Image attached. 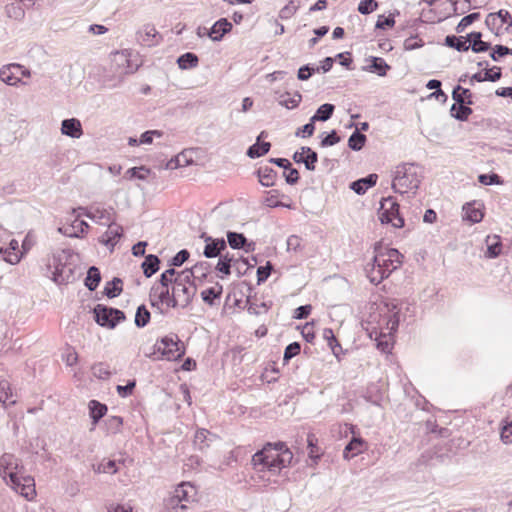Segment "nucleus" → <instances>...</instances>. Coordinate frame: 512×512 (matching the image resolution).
I'll return each instance as SVG.
<instances>
[{"label": "nucleus", "mask_w": 512, "mask_h": 512, "mask_svg": "<svg viewBox=\"0 0 512 512\" xmlns=\"http://www.w3.org/2000/svg\"><path fill=\"white\" fill-rule=\"evenodd\" d=\"M364 399L375 406H379L382 401V395L378 387L376 385H372L367 389Z\"/></svg>", "instance_id": "nucleus-54"}, {"label": "nucleus", "mask_w": 512, "mask_h": 512, "mask_svg": "<svg viewBox=\"0 0 512 512\" xmlns=\"http://www.w3.org/2000/svg\"><path fill=\"white\" fill-rule=\"evenodd\" d=\"M402 264V258H370L365 267L366 276L372 284L378 285Z\"/></svg>", "instance_id": "nucleus-4"}, {"label": "nucleus", "mask_w": 512, "mask_h": 512, "mask_svg": "<svg viewBox=\"0 0 512 512\" xmlns=\"http://www.w3.org/2000/svg\"><path fill=\"white\" fill-rule=\"evenodd\" d=\"M92 373L96 378L100 380L109 379L112 375L111 371L109 370V366L103 362L94 364L92 366Z\"/></svg>", "instance_id": "nucleus-51"}, {"label": "nucleus", "mask_w": 512, "mask_h": 512, "mask_svg": "<svg viewBox=\"0 0 512 512\" xmlns=\"http://www.w3.org/2000/svg\"><path fill=\"white\" fill-rule=\"evenodd\" d=\"M301 352V344L297 341L288 344L284 349L283 354V362L284 364L289 363V361L297 356Z\"/></svg>", "instance_id": "nucleus-53"}, {"label": "nucleus", "mask_w": 512, "mask_h": 512, "mask_svg": "<svg viewBox=\"0 0 512 512\" xmlns=\"http://www.w3.org/2000/svg\"><path fill=\"white\" fill-rule=\"evenodd\" d=\"M150 173V169L141 166V167H133L126 171V177L129 179L137 178L140 180L146 179L147 175Z\"/></svg>", "instance_id": "nucleus-59"}, {"label": "nucleus", "mask_w": 512, "mask_h": 512, "mask_svg": "<svg viewBox=\"0 0 512 512\" xmlns=\"http://www.w3.org/2000/svg\"><path fill=\"white\" fill-rule=\"evenodd\" d=\"M306 442L308 457L313 462V464L316 465L323 455V451L318 446V438L313 433H308Z\"/></svg>", "instance_id": "nucleus-27"}, {"label": "nucleus", "mask_w": 512, "mask_h": 512, "mask_svg": "<svg viewBox=\"0 0 512 512\" xmlns=\"http://www.w3.org/2000/svg\"><path fill=\"white\" fill-rule=\"evenodd\" d=\"M5 12L9 18L19 20L24 17V10L21 8L20 5L15 4V3L6 5Z\"/></svg>", "instance_id": "nucleus-60"}, {"label": "nucleus", "mask_w": 512, "mask_h": 512, "mask_svg": "<svg viewBox=\"0 0 512 512\" xmlns=\"http://www.w3.org/2000/svg\"><path fill=\"white\" fill-rule=\"evenodd\" d=\"M281 98L282 99L279 101L280 105L285 106L288 109H293L300 104L302 95L296 92L293 96H290V94L287 93L286 95H282Z\"/></svg>", "instance_id": "nucleus-52"}, {"label": "nucleus", "mask_w": 512, "mask_h": 512, "mask_svg": "<svg viewBox=\"0 0 512 512\" xmlns=\"http://www.w3.org/2000/svg\"><path fill=\"white\" fill-rule=\"evenodd\" d=\"M190 163H192V159L188 158L185 152H181L166 163V169L174 170L179 167L187 166Z\"/></svg>", "instance_id": "nucleus-50"}, {"label": "nucleus", "mask_w": 512, "mask_h": 512, "mask_svg": "<svg viewBox=\"0 0 512 512\" xmlns=\"http://www.w3.org/2000/svg\"><path fill=\"white\" fill-rule=\"evenodd\" d=\"M341 141L340 136L338 135L336 130H332L331 132L327 133L321 140L320 146L321 147H329L333 146Z\"/></svg>", "instance_id": "nucleus-63"}, {"label": "nucleus", "mask_w": 512, "mask_h": 512, "mask_svg": "<svg viewBox=\"0 0 512 512\" xmlns=\"http://www.w3.org/2000/svg\"><path fill=\"white\" fill-rule=\"evenodd\" d=\"M421 183V168L414 163H402L396 166L392 188L395 192L406 193L416 191Z\"/></svg>", "instance_id": "nucleus-2"}, {"label": "nucleus", "mask_w": 512, "mask_h": 512, "mask_svg": "<svg viewBox=\"0 0 512 512\" xmlns=\"http://www.w3.org/2000/svg\"><path fill=\"white\" fill-rule=\"evenodd\" d=\"M472 112L469 105L458 104L457 102H455L450 109L451 116L459 121H466Z\"/></svg>", "instance_id": "nucleus-43"}, {"label": "nucleus", "mask_w": 512, "mask_h": 512, "mask_svg": "<svg viewBox=\"0 0 512 512\" xmlns=\"http://www.w3.org/2000/svg\"><path fill=\"white\" fill-rule=\"evenodd\" d=\"M466 38L470 42V48L474 53L486 52L490 49V43L482 41L481 32H471Z\"/></svg>", "instance_id": "nucleus-30"}, {"label": "nucleus", "mask_w": 512, "mask_h": 512, "mask_svg": "<svg viewBox=\"0 0 512 512\" xmlns=\"http://www.w3.org/2000/svg\"><path fill=\"white\" fill-rule=\"evenodd\" d=\"M211 265L206 262H198L195 265H193L191 268H186L180 273L184 275V280L189 279L190 281L198 280L202 282L204 279L207 278V276L210 274ZM183 280V277H182Z\"/></svg>", "instance_id": "nucleus-13"}, {"label": "nucleus", "mask_w": 512, "mask_h": 512, "mask_svg": "<svg viewBox=\"0 0 512 512\" xmlns=\"http://www.w3.org/2000/svg\"><path fill=\"white\" fill-rule=\"evenodd\" d=\"M293 453L285 442H266L251 458L252 468L256 472L279 474L282 469L291 465Z\"/></svg>", "instance_id": "nucleus-1"}, {"label": "nucleus", "mask_w": 512, "mask_h": 512, "mask_svg": "<svg viewBox=\"0 0 512 512\" xmlns=\"http://www.w3.org/2000/svg\"><path fill=\"white\" fill-rule=\"evenodd\" d=\"M61 133L71 138H80L83 135L80 120L77 118L64 119L61 123Z\"/></svg>", "instance_id": "nucleus-21"}, {"label": "nucleus", "mask_w": 512, "mask_h": 512, "mask_svg": "<svg viewBox=\"0 0 512 512\" xmlns=\"http://www.w3.org/2000/svg\"><path fill=\"white\" fill-rule=\"evenodd\" d=\"M205 242L203 256H222V252L227 248L224 238H213L206 233L200 236Z\"/></svg>", "instance_id": "nucleus-12"}, {"label": "nucleus", "mask_w": 512, "mask_h": 512, "mask_svg": "<svg viewBox=\"0 0 512 512\" xmlns=\"http://www.w3.org/2000/svg\"><path fill=\"white\" fill-rule=\"evenodd\" d=\"M164 507L168 512H185L188 508L187 504L180 502L173 493L164 500Z\"/></svg>", "instance_id": "nucleus-46"}, {"label": "nucleus", "mask_w": 512, "mask_h": 512, "mask_svg": "<svg viewBox=\"0 0 512 512\" xmlns=\"http://www.w3.org/2000/svg\"><path fill=\"white\" fill-rule=\"evenodd\" d=\"M366 448L367 443L363 438L353 436L344 448L343 457L350 460L362 453Z\"/></svg>", "instance_id": "nucleus-20"}, {"label": "nucleus", "mask_w": 512, "mask_h": 512, "mask_svg": "<svg viewBox=\"0 0 512 512\" xmlns=\"http://www.w3.org/2000/svg\"><path fill=\"white\" fill-rule=\"evenodd\" d=\"M108 228L106 232L101 236L100 242L106 246L114 247L117 243V240L121 238L123 234V229L120 225L116 224L115 221L107 224ZM110 252H113V249H110Z\"/></svg>", "instance_id": "nucleus-19"}, {"label": "nucleus", "mask_w": 512, "mask_h": 512, "mask_svg": "<svg viewBox=\"0 0 512 512\" xmlns=\"http://www.w3.org/2000/svg\"><path fill=\"white\" fill-rule=\"evenodd\" d=\"M63 258H48L45 264V275L58 285L68 284L75 280L74 268Z\"/></svg>", "instance_id": "nucleus-5"}, {"label": "nucleus", "mask_w": 512, "mask_h": 512, "mask_svg": "<svg viewBox=\"0 0 512 512\" xmlns=\"http://www.w3.org/2000/svg\"><path fill=\"white\" fill-rule=\"evenodd\" d=\"M226 243L234 250H242L244 253H253L256 249V243L249 241L243 233L227 232Z\"/></svg>", "instance_id": "nucleus-11"}, {"label": "nucleus", "mask_w": 512, "mask_h": 512, "mask_svg": "<svg viewBox=\"0 0 512 512\" xmlns=\"http://www.w3.org/2000/svg\"><path fill=\"white\" fill-rule=\"evenodd\" d=\"M448 458L447 454H439L437 451L427 450L419 457L416 465H428L429 461L444 462Z\"/></svg>", "instance_id": "nucleus-45"}, {"label": "nucleus", "mask_w": 512, "mask_h": 512, "mask_svg": "<svg viewBox=\"0 0 512 512\" xmlns=\"http://www.w3.org/2000/svg\"><path fill=\"white\" fill-rule=\"evenodd\" d=\"M182 277L184 278L182 273H177L174 278V285L171 288H173L175 300L178 302L177 307L186 308L196 294L197 287L195 282L189 279L182 280Z\"/></svg>", "instance_id": "nucleus-8"}, {"label": "nucleus", "mask_w": 512, "mask_h": 512, "mask_svg": "<svg viewBox=\"0 0 512 512\" xmlns=\"http://www.w3.org/2000/svg\"><path fill=\"white\" fill-rule=\"evenodd\" d=\"M378 8L375 0H362L358 5V11L362 15H368Z\"/></svg>", "instance_id": "nucleus-62"}, {"label": "nucleus", "mask_w": 512, "mask_h": 512, "mask_svg": "<svg viewBox=\"0 0 512 512\" xmlns=\"http://www.w3.org/2000/svg\"><path fill=\"white\" fill-rule=\"evenodd\" d=\"M101 282V273L98 267L90 266L84 279V285L89 291H95Z\"/></svg>", "instance_id": "nucleus-31"}, {"label": "nucleus", "mask_w": 512, "mask_h": 512, "mask_svg": "<svg viewBox=\"0 0 512 512\" xmlns=\"http://www.w3.org/2000/svg\"><path fill=\"white\" fill-rule=\"evenodd\" d=\"M160 258H144L141 264L143 274L145 277L150 278L160 269Z\"/></svg>", "instance_id": "nucleus-44"}, {"label": "nucleus", "mask_w": 512, "mask_h": 512, "mask_svg": "<svg viewBox=\"0 0 512 512\" xmlns=\"http://www.w3.org/2000/svg\"><path fill=\"white\" fill-rule=\"evenodd\" d=\"M270 148H271L270 142L256 141V143H254L247 149L246 155L251 159L259 158L261 156L266 155L269 152Z\"/></svg>", "instance_id": "nucleus-35"}, {"label": "nucleus", "mask_w": 512, "mask_h": 512, "mask_svg": "<svg viewBox=\"0 0 512 512\" xmlns=\"http://www.w3.org/2000/svg\"><path fill=\"white\" fill-rule=\"evenodd\" d=\"M186 353L184 343L177 334L171 333L158 339L153 345V353L148 357L154 360L166 359L168 361H178Z\"/></svg>", "instance_id": "nucleus-3"}, {"label": "nucleus", "mask_w": 512, "mask_h": 512, "mask_svg": "<svg viewBox=\"0 0 512 512\" xmlns=\"http://www.w3.org/2000/svg\"><path fill=\"white\" fill-rule=\"evenodd\" d=\"M93 469L96 473H111L115 474L118 472V467L115 460H108L106 462H102L97 466H93Z\"/></svg>", "instance_id": "nucleus-55"}, {"label": "nucleus", "mask_w": 512, "mask_h": 512, "mask_svg": "<svg viewBox=\"0 0 512 512\" xmlns=\"http://www.w3.org/2000/svg\"><path fill=\"white\" fill-rule=\"evenodd\" d=\"M378 179L377 174H369L368 176L353 181L350 188L358 195L364 194L369 188L376 185Z\"/></svg>", "instance_id": "nucleus-25"}, {"label": "nucleus", "mask_w": 512, "mask_h": 512, "mask_svg": "<svg viewBox=\"0 0 512 512\" xmlns=\"http://www.w3.org/2000/svg\"><path fill=\"white\" fill-rule=\"evenodd\" d=\"M20 69L21 65L16 63L2 66L0 68V80L7 85L17 86L21 83V77L19 76Z\"/></svg>", "instance_id": "nucleus-16"}, {"label": "nucleus", "mask_w": 512, "mask_h": 512, "mask_svg": "<svg viewBox=\"0 0 512 512\" xmlns=\"http://www.w3.org/2000/svg\"><path fill=\"white\" fill-rule=\"evenodd\" d=\"M22 479L24 483L21 482V479L17 475V472L9 473V480L11 482L12 488L16 492H19L25 498L30 499L31 495L36 494L34 479L31 476H25Z\"/></svg>", "instance_id": "nucleus-10"}, {"label": "nucleus", "mask_w": 512, "mask_h": 512, "mask_svg": "<svg viewBox=\"0 0 512 512\" xmlns=\"http://www.w3.org/2000/svg\"><path fill=\"white\" fill-rule=\"evenodd\" d=\"M173 494L179 498L180 502L188 504L194 501L196 496V488L189 482H182L176 486Z\"/></svg>", "instance_id": "nucleus-22"}, {"label": "nucleus", "mask_w": 512, "mask_h": 512, "mask_svg": "<svg viewBox=\"0 0 512 512\" xmlns=\"http://www.w3.org/2000/svg\"><path fill=\"white\" fill-rule=\"evenodd\" d=\"M123 291V281L119 277H114L108 281L103 289V294L108 298L118 297Z\"/></svg>", "instance_id": "nucleus-32"}, {"label": "nucleus", "mask_w": 512, "mask_h": 512, "mask_svg": "<svg viewBox=\"0 0 512 512\" xmlns=\"http://www.w3.org/2000/svg\"><path fill=\"white\" fill-rule=\"evenodd\" d=\"M366 135L356 129L348 139V147L353 151H360L366 143Z\"/></svg>", "instance_id": "nucleus-47"}, {"label": "nucleus", "mask_w": 512, "mask_h": 512, "mask_svg": "<svg viewBox=\"0 0 512 512\" xmlns=\"http://www.w3.org/2000/svg\"><path fill=\"white\" fill-rule=\"evenodd\" d=\"M487 252L485 256H499L502 252V243L498 235H488L485 239Z\"/></svg>", "instance_id": "nucleus-33"}, {"label": "nucleus", "mask_w": 512, "mask_h": 512, "mask_svg": "<svg viewBox=\"0 0 512 512\" xmlns=\"http://www.w3.org/2000/svg\"><path fill=\"white\" fill-rule=\"evenodd\" d=\"M255 174L257 175L261 185L271 187L275 184L277 172L273 168L269 166H261L256 170Z\"/></svg>", "instance_id": "nucleus-28"}, {"label": "nucleus", "mask_w": 512, "mask_h": 512, "mask_svg": "<svg viewBox=\"0 0 512 512\" xmlns=\"http://www.w3.org/2000/svg\"><path fill=\"white\" fill-rule=\"evenodd\" d=\"M272 270L273 265L269 261L264 266H259L257 268V284L261 285L264 283L271 275Z\"/></svg>", "instance_id": "nucleus-57"}, {"label": "nucleus", "mask_w": 512, "mask_h": 512, "mask_svg": "<svg viewBox=\"0 0 512 512\" xmlns=\"http://www.w3.org/2000/svg\"><path fill=\"white\" fill-rule=\"evenodd\" d=\"M298 329L301 328V335L303 339L308 343H313L315 339V331H314V322H307L303 326H298Z\"/></svg>", "instance_id": "nucleus-58"}, {"label": "nucleus", "mask_w": 512, "mask_h": 512, "mask_svg": "<svg viewBox=\"0 0 512 512\" xmlns=\"http://www.w3.org/2000/svg\"><path fill=\"white\" fill-rule=\"evenodd\" d=\"M501 75V68L495 66L493 69L486 70L484 74L481 72L473 74L470 78V84L473 85L474 82L483 81L496 82L501 78Z\"/></svg>", "instance_id": "nucleus-29"}, {"label": "nucleus", "mask_w": 512, "mask_h": 512, "mask_svg": "<svg viewBox=\"0 0 512 512\" xmlns=\"http://www.w3.org/2000/svg\"><path fill=\"white\" fill-rule=\"evenodd\" d=\"M104 427L109 434H118L121 432L123 418L120 416H109L104 420Z\"/></svg>", "instance_id": "nucleus-48"}, {"label": "nucleus", "mask_w": 512, "mask_h": 512, "mask_svg": "<svg viewBox=\"0 0 512 512\" xmlns=\"http://www.w3.org/2000/svg\"><path fill=\"white\" fill-rule=\"evenodd\" d=\"M92 312L95 322L107 329H114L126 320V315L122 310L104 304L95 305Z\"/></svg>", "instance_id": "nucleus-6"}, {"label": "nucleus", "mask_w": 512, "mask_h": 512, "mask_svg": "<svg viewBox=\"0 0 512 512\" xmlns=\"http://www.w3.org/2000/svg\"><path fill=\"white\" fill-rule=\"evenodd\" d=\"M445 45L459 52H465L470 49L467 44V38L463 36L448 35L445 37Z\"/></svg>", "instance_id": "nucleus-34"}, {"label": "nucleus", "mask_w": 512, "mask_h": 512, "mask_svg": "<svg viewBox=\"0 0 512 512\" xmlns=\"http://www.w3.org/2000/svg\"><path fill=\"white\" fill-rule=\"evenodd\" d=\"M316 72H320V68L306 64L298 69L297 78L301 81H306Z\"/></svg>", "instance_id": "nucleus-61"}, {"label": "nucleus", "mask_w": 512, "mask_h": 512, "mask_svg": "<svg viewBox=\"0 0 512 512\" xmlns=\"http://www.w3.org/2000/svg\"><path fill=\"white\" fill-rule=\"evenodd\" d=\"M211 437H215V435L209 430L201 428L196 431L193 443L199 450H204L209 447Z\"/></svg>", "instance_id": "nucleus-39"}, {"label": "nucleus", "mask_w": 512, "mask_h": 512, "mask_svg": "<svg viewBox=\"0 0 512 512\" xmlns=\"http://www.w3.org/2000/svg\"><path fill=\"white\" fill-rule=\"evenodd\" d=\"M479 18H480V13H478V12H473L469 15L464 16L460 20L458 25L456 26V29H455L456 32L462 33L466 29V27H468L469 25H471L472 23L477 21Z\"/></svg>", "instance_id": "nucleus-56"}, {"label": "nucleus", "mask_w": 512, "mask_h": 512, "mask_svg": "<svg viewBox=\"0 0 512 512\" xmlns=\"http://www.w3.org/2000/svg\"><path fill=\"white\" fill-rule=\"evenodd\" d=\"M371 64L368 70L377 73L379 76H386L387 72L391 69L390 65L381 57H370Z\"/></svg>", "instance_id": "nucleus-40"}, {"label": "nucleus", "mask_w": 512, "mask_h": 512, "mask_svg": "<svg viewBox=\"0 0 512 512\" xmlns=\"http://www.w3.org/2000/svg\"><path fill=\"white\" fill-rule=\"evenodd\" d=\"M463 218L471 223H478L483 218V212L480 207H476L475 203H467L463 206Z\"/></svg>", "instance_id": "nucleus-38"}, {"label": "nucleus", "mask_w": 512, "mask_h": 512, "mask_svg": "<svg viewBox=\"0 0 512 512\" xmlns=\"http://www.w3.org/2000/svg\"><path fill=\"white\" fill-rule=\"evenodd\" d=\"M198 61L199 59L196 54L187 52L178 57L177 64L181 69H190L196 67Z\"/></svg>", "instance_id": "nucleus-49"}, {"label": "nucleus", "mask_w": 512, "mask_h": 512, "mask_svg": "<svg viewBox=\"0 0 512 512\" xmlns=\"http://www.w3.org/2000/svg\"><path fill=\"white\" fill-rule=\"evenodd\" d=\"M239 261L248 267L257 265L260 262L259 258H219L216 270L221 274L220 277L223 279L225 276L230 275L232 263H237Z\"/></svg>", "instance_id": "nucleus-14"}, {"label": "nucleus", "mask_w": 512, "mask_h": 512, "mask_svg": "<svg viewBox=\"0 0 512 512\" xmlns=\"http://www.w3.org/2000/svg\"><path fill=\"white\" fill-rule=\"evenodd\" d=\"M334 110H335V106L333 104H330V103L322 104L321 106L318 107L316 113L311 117V121L312 122H316V121L325 122L332 117Z\"/></svg>", "instance_id": "nucleus-42"}, {"label": "nucleus", "mask_w": 512, "mask_h": 512, "mask_svg": "<svg viewBox=\"0 0 512 512\" xmlns=\"http://www.w3.org/2000/svg\"><path fill=\"white\" fill-rule=\"evenodd\" d=\"M452 98L458 104H467V105L473 104L472 93L470 92V90L467 88H463L460 85H457L456 87H454V89L452 91Z\"/></svg>", "instance_id": "nucleus-37"}, {"label": "nucleus", "mask_w": 512, "mask_h": 512, "mask_svg": "<svg viewBox=\"0 0 512 512\" xmlns=\"http://www.w3.org/2000/svg\"><path fill=\"white\" fill-rule=\"evenodd\" d=\"M89 417L92 425L96 426L100 420L106 415L108 407L106 404L101 403L98 400H90L88 403Z\"/></svg>", "instance_id": "nucleus-24"}, {"label": "nucleus", "mask_w": 512, "mask_h": 512, "mask_svg": "<svg viewBox=\"0 0 512 512\" xmlns=\"http://www.w3.org/2000/svg\"><path fill=\"white\" fill-rule=\"evenodd\" d=\"M292 158L296 163H303L307 170L314 171L318 161V154L310 153V155H303V153L296 151Z\"/></svg>", "instance_id": "nucleus-36"}, {"label": "nucleus", "mask_w": 512, "mask_h": 512, "mask_svg": "<svg viewBox=\"0 0 512 512\" xmlns=\"http://www.w3.org/2000/svg\"><path fill=\"white\" fill-rule=\"evenodd\" d=\"M85 215L102 224L107 225L112 221H115V211L112 207L104 208L101 206L91 207L89 210L85 212Z\"/></svg>", "instance_id": "nucleus-15"}, {"label": "nucleus", "mask_w": 512, "mask_h": 512, "mask_svg": "<svg viewBox=\"0 0 512 512\" xmlns=\"http://www.w3.org/2000/svg\"><path fill=\"white\" fill-rule=\"evenodd\" d=\"M149 301L153 308H156L160 314L165 315L167 313V309H163L162 306L165 305L166 308H177V300H175V295L173 292V288L171 286L163 285H154L149 293Z\"/></svg>", "instance_id": "nucleus-7"}, {"label": "nucleus", "mask_w": 512, "mask_h": 512, "mask_svg": "<svg viewBox=\"0 0 512 512\" xmlns=\"http://www.w3.org/2000/svg\"><path fill=\"white\" fill-rule=\"evenodd\" d=\"M158 32L154 26L146 25L137 33V41L144 46L151 47L157 43Z\"/></svg>", "instance_id": "nucleus-26"}, {"label": "nucleus", "mask_w": 512, "mask_h": 512, "mask_svg": "<svg viewBox=\"0 0 512 512\" xmlns=\"http://www.w3.org/2000/svg\"><path fill=\"white\" fill-rule=\"evenodd\" d=\"M378 216L382 224L390 223L395 228L404 226V219L399 213V204L393 197H388L381 202Z\"/></svg>", "instance_id": "nucleus-9"}, {"label": "nucleus", "mask_w": 512, "mask_h": 512, "mask_svg": "<svg viewBox=\"0 0 512 512\" xmlns=\"http://www.w3.org/2000/svg\"><path fill=\"white\" fill-rule=\"evenodd\" d=\"M222 293L223 286L216 282L213 286L202 290L200 295L205 304L214 307L220 303Z\"/></svg>", "instance_id": "nucleus-17"}, {"label": "nucleus", "mask_w": 512, "mask_h": 512, "mask_svg": "<svg viewBox=\"0 0 512 512\" xmlns=\"http://www.w3.org/2000/svg\"><path fill=\"white\" fill-rule=\"evenodd\" d=\"M10 472H17V475L19 474L18 459L14 454L4 453L0 457V475L6 480L7 477L9 478Z\"/></svg>", "instance_id": "nucleus-18"}, {"label": "nucleus", "mask_w": 512, "mask_h": 512, "mask_svg": "<svg viewBox=\"0 0 512 512\" xmlns=\"http://www.w3.org/2000/svg\"><path fill=\"white\" fill-rule=\"evenodd\" d=\"M231 29L232 24L226 18H221L209 29L208 37L213 41H220Z\"/></svg>", "instance_id": "nucleus-23"}, {"label": "nucleus", "mask_w": 512, "mask_h": 512, "mask_svg": "<svg viewBox=\"0 0 512 512\" xmlns=\"http://www.w3.org/2000/svg\"><path fill=\"white\" fill-rule=\"evenodd\" d=\"M501 441L505 444L512 443V422L505 421L500 432Z\"/></svg>", "instance_id": "nucleus-64"}, {"label": "nucleus", "mask_w": 512, "mask_h": 512, "mask_svg": "<svg viewBox=\"0 0 512 512\" xmlns=\"http://www.w3.org/2000/svg\"><path fill=\"white\" fill-rule=\"evenodd\" d=\"M151 319V313L147 309L145 304H141L137 307L135 313L134 323L137 328H144L148 325Z\"/></svg>", "instance_id": "nucleus-41"}]
</instances>
